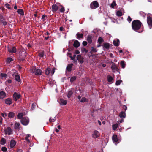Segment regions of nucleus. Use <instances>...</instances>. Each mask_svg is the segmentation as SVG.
I'll return each mask as SVG.
<instances>
[{
	"label": "nucleus",
	"mask_w": 152,
	"mask_h": 152,
	"mask_svg": "<svg viewBox=\"0 0 152 152\" xmlns=\"http://www.w3.org/2000/svg\"><path fill=\"white\" fill-rule=\"evenodd\" d=\"M142 25V23L140 20H136L132 22V27L134 31H137L140 28Z\"/></svg>",
	"instance_id": "1"
},
{
	"label": "nucleus",
	"mask_w": 152,
	"mask_h": 152,
	"mask_svg": "<svg viewBox=\"0 0 152 152\" xmlns=\"http://www.w3.org/2000/svg\"><path fill=\"white\" fill-rule=\"evenodd\" d=\"M27 54V53L24 49L20 48L19 52L18 59L20 61H23L25 60Z\"/></svg>",
	"instance_id": "2"
},
{
	"label": "nucleus",
	"mask_w": 152,
	"mask_h": 152,
	"mask_svg": "<svg viewBox=\"0 0 152 152\" xmlns=\"http://www.w3.org/2000/svg\"><path fill=\"white\" fill-rule=\"evenodd\" d=\"M29 122V119L27 117H24L21 120V122L24 125H27Z\"/></svg>",
	"instance_id": "3"
},
{
	"label": "nucleus",
	"mask_w": 152,
	"mask_h": 152,
	"mask_svg": "<svg viewBox=\"0 0 152 152\" xmlns=\"http://www.w3.org/2000/svg\"><path fill=\"white\" fill-rule=\"evenodd\" d=\"M99 4L98 2L94 1L92 2L90 4V8L92 9H94L99 7Z\"/></svg>",
	"instance_id": "4"
},
{
	"label": "nucleus",
	"mask_w": 152,
	"mask_h": 152,
	"mask_svg": "<svg viewBox=\"0 0 152 152\" xmlns=\"http://www.w3.org/2000/svg\"><path fill=\"white\" fill-rule=\"evenodd\" d=\"M5 134H7L9 135H10L12 134L13 132L11 128L10 127H8L6 129L4 130Z\"/></svg>",
	"instance_id": "5"
},
{
	"label": "nucleus",
	"mask_w": 152,
	"mask_h": 152,
	"mask_svg": "<svg viewBox=\"0 0 152 152\" xmlns=\"http://www.w3.org/2000/svg\"><path fill=\"white\" fill-rule=\"evenodd\" d=\"M77 59L80 64H82L84 62V58L81 55H78L77 56Z\"/></svg>",
	"instance_id": "6"
},
{
	"label": "nucleus",
	"mask_w": 152,
	"mask_h": 152,
	"mask_svg": "<svg viewBox=\"0 0 152 152\" xmlns=\"http://www.w3.org/2000/svg\"><path fill=\"white\" fill-rule=\"evenodd\" d=\"M21 96V95L20 94H18L16 92H15L13 95V97L14 100L16 101L17 100L19 99Z\"/></svg>",
	"instance_id": "7"
},
{
	"label": "nucleus",
	"mask_w": 152,
	"mask_h": 152,
	"mask_svg": "<svg viewBox=\"0 0 152 152\" xmlns=\"http://www.w3.org/2000/svg\"><path fill=\"white\" fill-rule=\"evenodd\" d=\"M147 21L148 25L152 27V17L150 16H147Z\"/></svg>",
	"instance_id": "8"
},
{
	"label": "nucleus",
	"mask_w": 152,
	"mask_h": 152,
	"mask_svg": "<svg viewBox=\"0 0 152 152\" xmlns=\"http://www.w3.org/2000/svg\"><path fill=\"white\" fill-rule=\"evenodd\" d=\"M8 51L10 53H15L17 50L16 48L14 47H12L11 48H8Z\"/></svg>",
	"instance_id": "9"
},
{
	"label": "nucleus",
	"mask_w": 152,
	"mask_h": 152,
	"mask_svg": "<svg viewBox=\"0 0 152 152\" xmlns=\"http://www.w3.org/2000/svg\"><path fill=\"white\" fill-rule=\"evenodd\" d=\"M34 70L35 74L36 75H41L42 74V71L39 69H34Z\"/></svg>",
	"instance_id": "10"
},
{
	"label": "nucleus",
	"mask_w": 152,
	"mask_h": 152,
	"mask_svg": "<svg viewBox=\"0 0 152 152\" xmlns=\"http://www.w3.org/2000/svg\"><path fill=\"white\" fill-rule=\"evenodd\" d=\"M52 11L53 13H55L58 9V6L56 4H53L52 6Z\"/></svg>",
	"instance_id": "11"
},
{
	"label": "nucleus",
	"mask_w": 152,
	"mask_h": 152,
	"mask_svg": "<svg viewBox=\"0 0 152 152\" xmlns=\"http://www.w3.org/2000/svg\"><path fill=\"white\" fill-rule=\"evenodd\" d=\"M80 45L79 42L77 40H74L73 46L76 48H77Z\"/></svg>",
	"instance_id": "12"
},
{
	"label": "nucleus",
	"mask_w": 152,
	"mask_h": 152,
	"mask_svg": "<svg viewBox=\"0 0 152 152\" xmlns=\"http://www.w3.org/2000/svg\"><path fill=\"white\" fill-rule=\"evenodd\" d=\"M99 132L97 130H95L92 134V137L94 138H97L99 137Z\"/></svg>",
	"instance_id": "13"
},
{
	"label": "nucleus",
	"mask_w": 152,
	"mask_h": 152,
	"mask_svg": "<svg viewBox=\"0 0 152 152\" xmlns=\"http://www.w3.org/2000/svg\"><path fill=\"white\" fill-rule=\"evenodd\" d=\"M102 46L104 50L106 49L108 50L110 48V45L109 43H104L103 44Z\"/></svg>",
	"instance_id": "14"
},
{
	"label": "nucleus",
	"mask_w": 152,
	"mask_h": 152,
	"mask_svg": "<svg viewBox=\"0 0 152 152\" xmlns=\"http://www.w3.org/2000/svg\"><path fill=\"white\" fill-rule=\"evenodd\" d=\"M16 144V141L13 139H12L10 141V147L11 148H13L15 147Z\"/></svg>",
	"instance_id": "15"
},
{
	"label": "nucleus",
	"mask_w": 152,
	"mask_h": 152,
	"mask_svg": "<svg viewBox=\"0 0 152 152\" xmlns=\"http://www.w3.org/2000/svg\"><path fill=\"white\" fill-rule=\"evenodd\" d=\"M73 65V64H70L68 65L66 67V69L68 72H70L72 71Z\"/></svg>",
	"instance_id": "16"
},
{
	"label": "nucleus",
	"mask_w": 152,
	"mask_h": 152,
	"mask_svg": "<svg viewBox=\"0 0 152 152\" xmlns=\"http://www.w3.org/2000/svg\"><path fill=\"white\" fill-rule=\"evenodd\" d=\"M8 117L10 118H14L15 116V113L13 112H10L8 114Z\"/></svg>",
	"instance_id": "17"
},
{
	"label": "nucleus",
	"mask_w": 152,
	"mask_h": 152,
	"mask_svg": "<svg viewBox=\"0 0 152 152\" xmlns=\"http://www.w3.org/2000/svg\"><path fill=\"white\" fill-rule=\"evenodd\" d=\"M118 116L120 118H125L126 116L125 112L124 111H121L120 113Z\"/></svg>",
	"instance_id": "18"
},
{
	"label": "nucleus",
	"mask_w": 152,
	"mask_h": 152,
	"mask_svg": "<svg viewBox=\"0 0 152 152\" xmlns=\"http://www.w3.org/2000/svg\"><path fill=\"white\" fill-rule=\"evenodd\" d=\"M5 103L7 104H10L12 103V100L10 98H7L5 100Z\"/></svg>",
	"instance_id": "19"
},
{
	"label": "nucleus",
	"mask_w": 152,
	"mask_h": 152,
	"mask_svg": "<svg viewBox=\"0 0 152 152\" xmlns=\"http://www.w3.org/2000/svg\"><path fill=\"white\" fill-rule=\"evenodd\" d=\"M77 38L78 39H82L83 37V34L82 33H77L76 34Z\"/></svg>",
	"instance_id": "20"
},
{
	"label": "nucleus",
	"mask_w": 152,
	"mask_h": 152,
	"mask_svg": "<svg viewBox=\"0 0 152 152\" xmlns=\"http://www.w3.org/2000/svg\"><path fill=\"white\" fill-rule=\"evenodd\" d=\"M61 105H64L66 104L67 101L66 100H64L62 98H61L60 99V102Z\"/></svg>",
	"instance_id": "21"
},
{
	"label": "nucleus",
	"mask_w": 152,
	"mask_h": 152,
	"mask_svg": "<svg viewBox=\"0 0 152 152\" xmlns=\"http://www.w3.org/2000/svg\"><path fill=\"white\" fill-rule=\"evenodd\" d=\"M92 36L91 35H88L87 37V41L88 42L91 44L92 42Z\"/></svg>",
	"instance_id": "22"
},
{
	"label": "nucleus",
	"mask_w": 152,
	"mask_h": 152,
	"mask_svg": "<svg viewBox=\"0 0 152 152\" xmlns=\"http://www.w3.org/2000/svg\"><path fill=\"white\" fill-rule=\"evenodd\" d=\"M6 96V93L5 92L1 91L0 92V99H2Z\"/></svg>",
	"instance_id": "23"
},
{
	"label": "nucleus",
	"mask_w": 152,
	"mask_h": 152,
	"mask_svg": "<svg viewBox=\"0 0 152 152\" xmlns=\"http://www.w3.org/2000/svg\"><path fill=\"white\" fill-rule=\"evenodd\" d=\"M15 80L18 82H19L20 81V79L19 75H16L15 76Z\"/></svg>",
	"instance_id": "24"
},
{
	"label": "nucleus",
	"mask_w": 152,
	"mask_h": 152,
	"mask_svg": "<svg viewBox=\"0 0 152 152\" xmlns=\"http://www.w3.org/2000/svg\"><path fill=\"white\" fill-rule=\"evenodd\" d=\"M17 12L18 13L22 15H24V11L22 9H18L17 11Z\"/></svg>",
	"instance_id": "25"
},
{
	"label": "nucleus",
	"mask_w": 152,
	"mask_h": 152,
	"mask_svg": "<svg viewBox=\"0 0 152 152\" xmlns=\"http://www.w3.org/2000/svg\"><path fill=\"white\" fill-rule=\"evenodd\" d=\"M119 40L118 39H117L116 41L114 40L113 41V44L115 46H118L119 45Z\"/></svg>",
	"instance_id": "26"
},
{
	"label": "nucleus",
	"mask_w": 152,
	"mask_h": 152,
	"mask_svg": "<svg viewBox=\"0 0 152 152\" xmlns=\"http://www.w3.org/2000/svg\"><path fill=\"white\" fill-rule=\"evenodd\" d=\"M51 71V69L50 68L48 67L45 70V72L46 75H48Z\"/></svg>",
	"instance_id": "27"
},
{
	"label": "nucleus",
	"mask_w": 152,
	"mask_h": 152,
	"mask_svg": "<svg viewBox=\"0 0 152 152\" xmlns=\"http://www.w3.org/2000/svg\"><path fill=\"white\" fill-rule=\"evenodd\" d=\"M24 115V114L23 113H19L17 115V118L19 119H22Z\"/></svg>",
	"instance_id": "28"
},
{
	"label": "nucleus",
	"mask_w": 152,
	"mask_h": 152,
	"mask_svg": "<svg viewBox=\"0 0 152 152\" xmlns=\"http://www.w3.org/2000/svg\"><path fill=\"white\" fill-rule=\"evenodd\" d=\"M113 140L115 142H117L118 141V140L117 136L116 135H114L112 137Z\"/></svg>",
	"instance_id": "29"
},
{
	"label": "nucleus",
	"mask_w": 152,
	"mask_h": 152,
	"mask_svg": "<svg viewBox=\"0 0 152 152\" xmlns=\"http://www.w3.org/2000/svg\"><path fill=\"white\" fill-rule=\"evenodd\" d=\"M0 22L1 24L4 26H6L7 24V22L5 21L4 18L3 19V20H0Z\"/></svg>",
	"instance_id": "30"
},
{
	"label": "nucleus",
	"mask_w": 152,
	"mask_h": 152,
	"mask_svg": "<svg viewBox=\"0 0 152 152\" xmlns=\"http://www.w3.org/2000/svg\"><path fill=\"white\" fill-rule=\"evenodd\" d=\"M0 142L1 145H4L6 143V140L4 138H2Z\"/></svg>",
	"instance_id": "31"
},
{
	"label": "nucleus",
	"mask_w": 152,
	"mask_h": 152,
	"mask_svg": "<svg viewBox=\"0 0 152 152\" xmlns=\"http://www.w3.org/2000/svg\"><path fill=\"white\" fill-rule=\"evenodd\" d=\"M103 41V39L101 37H99L98 40V43L99 44H101Z\"/></svg>",
	"instance_id": "32"
},
{
	"label": "nucleus",
	"mask_w": 152,
	"mask_h": 152,
	"mask_svg": "<svg viewBox=\"0 0 152 152\" xmlns=\"http://www.w3.org/2000/svg\"><path fill=\"white\" fill-rule=\"evenodd\" d=\"M20 125V124L19 123L16 122L14 125L15 129H19Z\"/></svg>",
	"instance_id": "33"
},
{
	"label": "nucleus",
	"mask_w": 152,
	"mask_h": 152,
	"mask_svg": "<svg viewBox=\"0 0 152 152\" xmlns=\"http://www.w3.org/2000/svg\"><path fill=\"white\" fill-rule=\"evenodd\" d=\"M91 50L90 52V53H93L94 52H96L97 51V48H94L93 47H92L91 48Z\"/></svg>",
	"instance_id": "34"
},
{
	"label": "nucleus",
	"mask_w": 152,
	"mask_h": 152,
	"mask_svg": "<svg viewBox=\"0 0 152 152\" xmlns=\"http://www.w3.org/2000/svg\"><path fill=\"white\" fill-rule=\"evenodd\" d=\"M81 52L82 53H85V54H86L88 52V50H87L85 48H81Z\"/></svg>",
	"instance_id": "35"
},
{
	"label": "nucleus",
	"mask_w": 152,
	"mask_h": 152,
	"mask_svg": "<svg viewBox=\"0 0 152 152\" xmlns=\"http://www.w3.org/2000/svg\"><path fill=\"white\" fill-rule=\"evenodd\" d=\"M107 81L109 82H111L113 80V77L110 75H108L107 77Z\"/></svg>",
	"instance_id": "36"
},
{
	"label": "nucleus",
	"mask_w": 152,
	"mask_h": 152,
	"mask_svg": "<svg viewBox=\"0 0 152 152\" xmlns=\"http://www.w3.org/2000/svg\"><path fill=\"white\" fill-rule=\"evenodd\" d=\"M73 94V92L72 91H69L68 93L67 94V97L68 98H70V97Z\"/></svg>",
	"instance_id": "37"
},
{
	"label": "nucleus",
	"mask_w": 152,
	"mask_h": 152,
	"mask_svg": "<svg viewBox=\"0 0 152 152\" xmlns=\"http://www.w3.org/2000/svg\"><path fill=\"white\" fill-rule=\"evenodd\" d=\"M76 79V77L74 76L71 77L70 79V81L71 83H72L75 81Z\"/></svg>",
	"instance_id": "38"
},
{
	"label": "nucleus",
	"mask_w": 152,
	"mask_h": 152,
	"mask_svg": "<svg viewBox=\"0 0 152 152\" xmlns=\"http://www.w3.org/2000/svg\"><path fill=\"white\" fill-rule=\"evenodd\" d=\"M118 124H114L112 125V127L113 129L115 130H116L117 127H118Z\"/></svg>",
	"instance_id": "39"
},
{
	"label": "nucleus",
	"mask_w": 152,
	"mask_h": 152,
	"mask_svg": "<svg viewBox=\"0 0 152 152\" xmlns=\"http://www.w3.org/2000/svg\"><path fill=\"white\" fill-rule=\"evenodd\" d=\"M116 15L118 16H121L122 15V13L121 11H118L117 12Z\"/></svg>",
	"instance_id": "40"
},
{
	"label": "nucleus",
	"mask_w": 152,
	"mask_h": 152,
	"mask_svg": "<svg viewBox=\"0 0 152 152\" xmlns=\"http://www.w3.org/2000/svg\"><path fill=\"white\" fill-rule=\"evenodd\" d=\"M121 67L122 68H124L125 67V62L124 61H121Z\"/></svg>",
	"instance_id": "41"
},
{
	"label": "nucleus",
	"mask_w": 152,
	"mask_h": 152,
	"mask_svg": "<svg viewBox=\"0 0 152 152\" xmlns=\"http://www.w3.org/2000/svg\"><path fill=\"white\" fill-rule=\"evenodd\" d=\"M121 107L123 109V110H124V111L125 112L126 111V110L127 109V107L124 105H121Z\"/></svg>",
	"instance_id": "42"
},
{
	"label": "nucleus",
	"mask_w": 152,
	"mask_h": 152,
	"mask_svg": "<svg viewBox=\"0 0 152 152\" xmlns=\"http://www.w3.org/2000/svg\"><path fill=\"white\" fill-rule=\"evenodd\" d=\"M5 6L9 10L12 9L10 7V5L8 3H7L5 4Z\"/></svg>",
	"instance_id": "43"
},
{
	"label": "nucleus",
	"mask_w": 152,
	"mask_h": 152,
	"mask_svg": "<svg viewBox=\"0 0 152 152\" xmlns=\"http://www.w3.org/2000/svg\"><path fill=\"white\" fill-rule=\"evenodd\" d=\"M68 47L69 48V50H70L71 51H72L74 49V47L73 46L70 45L69 44V45Z\"/></svg>",
	"instance_id": "44"
},
{
	"label": "nucleus",
	"mask_w": 152,
	"mask_h": 152,
	"mask_svg": "<svg viewBox=\"0 0 152 152\" xmlns=\"http://www.w3.org/2000/svg\"><path fill=\"white\" fill-rule=\"evenodd\" d=\"M56 120V117H54L53 119H52L51 118H50L49 119V121L50 122H54Z\"/></svg>",
	"instance_id": "45"
},
{
	"label": "nucleus",
	"mask_w": 152,
	"mask_h": 152,
	"mask_svg": "<svg viewBox=\"0 0 152 152\" xmlns=\"http://www.w3.org/2000/svg\"><path fill=\"white\" fill-rule=\"evenodd\" d=\"M1 77L3 78V77L6 78L7 77V75L5 73H1Z\"/></svg>",
	"instance_id": "46"
},
{
	"label": "nucleus",
	"mask_w": 152,
	"mask_h": 152,
	"mask_svg": "<svg viewBox=\"0 0 152 152\" xmlns=\"http://www.w3.org/2000/svg\"><path fill=\"white\" fill-rule=\"evenodd\" d=\"M13 61L12 59L10 58V57H9L7 58V63H10L12 61Z\"/></svg>",
	"instance_id": "47"
},
{
	"label": "nucleus",
	"mask_w": 152,
	"mask_h": 152,
	"mask_svg": "<svg viewBox=\"0 0 152 152\" xmlns=\"http://www.w3.org/2000/svg\"><path fill=\"white\" fill-rule=\"evenodd\" d=\"M122 82V81L121 80H118L116 81V83H115V85L116 86H118L120 85L121 82Z\"/></svg>",
	"instance_id": "48"
},
{
	"label": "nucleus",
	"mask_w": 152,
	"mask_h": 152,
	"mask_svg": "<svg viewBox=\"0 0 152 152\" xmlns=\"http://www.w3.org/2000/svg\"><path fill=\"white\" fill-rule=\"evenodd\" d=\"M44 52L42 51L39 53V56L40 57H43L44 56Z\"/></svg>",
	"instance_id": "49"
},
{
	"label": "nucleus",
	"mask_w": 152,
	"mask_h": 152,
	"mask_svg": "<svg viewBox=\"0 0 152 152\" xmlns=\"http://www.w3.org/2000/svg\"><path fill=\"white\" fill-rule=\"evenodd\" d=\"M87 99H86V98H82L81 99L80 101L81 102H85L87 101Z\"/></svg>",
	"instance_id": "50"
},
{
	"label": "nucleus",
	"mask_w": 152,
	"mask_h": 152,
	"mask_svg": "<svg viewBox=\"0 0 152 152\" xmlns=\"http://www.w3.org/2000/svg\"><path fill=\"white\" fill-rule=\"evenodd\" d=\"M116 5L115 1H113L111 4V7L112 8H114Z\"/></svg>",
	"instance_id": "51"
},
{
	"label": "nucleus",
	"mask_w": 152,
	"mask_h": 152,
	"mask_svg": "<svg viewBox=\"0 0 152 152\" xmlns=\"http://www.w3.org/2000/svg\"><path fill=\"white\" fill-rule=\"evenodd\" d=\"M1 151L3 152H6L7 151V148L5 147H3L1 148Z\"/></svg>",
	"instance_id": "52"
},
{
	"label": "nucleus",
	"mask_w": 152,
	"mask_h": 152,
	"mask_svg": "<svg viewBox=\"0 0 152 152\" xmlns=\"http://www.w3.org/2000/svg\"><path fill=\"white\" fill-rule=\"evenodd\" d=\"M76 57V55L75 54L73 55V56H69V57L70 58L71 60H74Z\"/></svg>",
	"instance_id": "53"
},
{
	"label": "nucleus",
	"mask_w": 152,
	"mask_h": 152,
	"mask_svg": "<svg viewBox=\"0 0 152 152\" xmlns=\"http://www.w3.org/2000/svg\"><path fill=\"white\" fill-rule=\"evenodd\" d=\"M65 11L64 8L62 6V7L60 9L59 11L61 13L64 12Z\"/></svg>",
	"instance_id": "54"
},
{
	"label": "nucleus",
	"mask_w": 152,
	"mask_h": 152,
	"mask_svg": "<svg viewBox=\"0 0 152 152\" xmlns=\"http://www.w3.org/2000/svg\"><path fill=\"white\" fill-rule=\"evenodd\" d=\"M1 115L2 117H4V118L7 117V114L6 113H2L1 114Z\"/></svg>",
	"instance_id": "55"
},
{
	"label": "nucleus",
	"mask_w": 152,
	"mask_h": 152,
	"mask_svg": "<svg viewBox=\"0 0 152 152\" xmlns=\"http://www.w3.org/2000/svg\"><path fill=\"white\" fill-rule=\"evenodd\" d=\"M87 42L86 41H83V42L82 44L84 46H86L87 44Z\"/></svg>",
	"instance_id": "56"
},
{
	"label": "nucleus",
	"mask_w": 152,
	"mask_h": 152,
	"mask_svg": "<svg viewBox=\"0 0 152 152\" xmlns=\"http://www.w3.org/2000/svg\"><path fill=\"white\" fill-rule=\"evenodd\" d=\"M127 20L130 23L132 21V18L130 16H128L127 18Z\"/></svg>",
	"instance_id": "57"
},
{
	"label": "nucleus",
	"mask_w": 152,
	"mask_h": 152,
	"mask_svg": "<svg viewBox=\"0 0 152 152\" xmlns=\"http://www.w3.org/2000/svg\"><path fill=\"white\" fill-rule=\"evenodd\" d=\"M55 72V69H53L51 70L50 72L52 75H53Z\"/></svg>",
	"instance_id": "58"
},
{
	"label": "nucleus",
	"mask_w": 152,
	"mask_h": 152,
	"mask_svg": "<svg viewBox=\"0 0 152 152\" xmlns=\"http://www.w3.org/2000/svg\"><path fill=\"white\" fill-rule=\"evenodd\" d=\"M46 17V16L45 15H43L42 17V19L43 20V21H45L46 20L45 19V17Z\"/></svg>",
	"instance_id": "59"
},
{
	"label": "nucleus",
	"mask_w": 152,
	"mask_h": 152,
	"mask_svg": "<svg viewBox=\"0 0 152 152\" xmlns=\"http://www.w3.org/2000/svg\"><path fill=\"white\" fill-rule=\"evenodd\" d=\"M111 68L112 70H114L115 69L116 67L115 66H113V65H112L111 66Z\"/></svg>",
	"instance_id": "60"
},
{
	"label": "nucleus",
	"mask_w": 152,
	"mask_h": 152,
	"mask_svg": "<svg viewBox=\"0 0 152 152\" xmlns=\"http://www.w3.org/2000/svg\"><path fill=\"white\" fill-rule=\"evenodd\" d=\"M79 53H80L79 51L77 50H76L75 51V52L74 53L77 54H79Z\"/></svg>",
	"instance_id": "61"
},
{
	"label": "nucleus",
	"mask_w": 152,
	"mask_h": 152,
	"mask_svg": "<svg viewBox=\"0 0 152 152\" xmlns=\"http://www.w3.org/2000/svg\"><path fill=\"white\" fill-rule=\"evenodd\" d=\"M4 18L2 15H0V20H3V19Z\"/></svg>",
	"instance_id": "62"
},
{
	"label": "nucleus",
	"mask_w": 152,
	"mask_h": 152,
	"mask_svg": "<svg viewBox=\"0 0 152 152\" xmlns=\"http://www.w3.org/2000/svg\"><path fill=\"white\" fill-rule=\"evenodd\" d=\"M25 140H26V141H27L28 142H30V140H29L28 139V137H25Z\"/></svg>",
	"instance_id": "63"
},
{
	"label": "nucleus",
	"mask_w": 152,
	"mask_h": 152,
	"mask_svg": "<svg viewBox=\"0 0 152 152\" xmlns=\"http://www.w3.org/2000/svg\"><path fill=\"white\" fill-rule=\"evenodd\" d=\"M123 121H124L123 119H121V120H119L118 121V122H120V123H121Z\"/></svg>",
	"instance_id": "64"
}]
</instances>
